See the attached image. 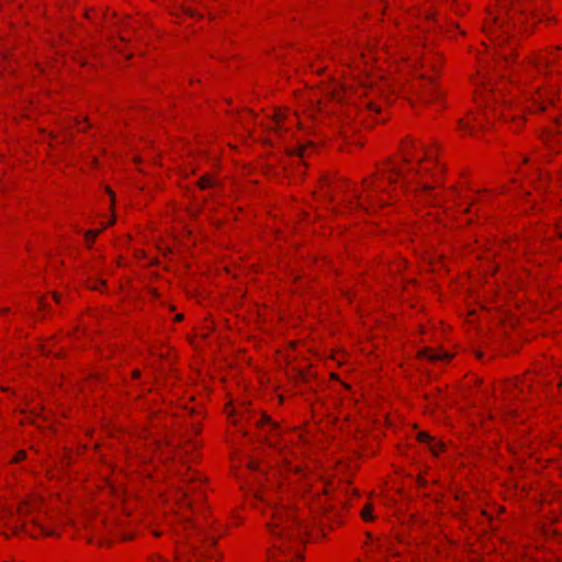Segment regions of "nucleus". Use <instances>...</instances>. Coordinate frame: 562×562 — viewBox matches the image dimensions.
Instances as JSON below:
<instances>
[{"instance_id":"1","label":"nucleus","mask_w":562,"mask_h":562,"mask_svg":"<svg viewBox=\"0 0 562 562\" xmlns=\"http://www.w3.org/2000/svg\"><path fill=\"white\" fill-rule=\"evenodd\" d=\"M417 439L420 441V442H426L429 445L430 447V450L432 451L434 454H438L442 449H443V445L440 443V442H435L434 439L425 431H420L417 434Z\"/></svg>"},{"instance_id":"2","label":"nucleus","mask_w":562,"mask_h":562,"mask_svg":"<svg viewBox=\"0 0 562 562\" xmlns=\"http://www.w3.org/2000/svg\"><path fill=\"white\" fill-rule=\"evenodd\" d=\"M422 355L432 361H448L451 358V355L447 351L434 349H426L422 352Z\"/></svg>"},{"instance_id":"3","label":"nucleus","mask_w":562,"mask_h":562,"mask_svg":"<svg viewBox=\"0 0 562 562\" xmlns=\"http://www.w3.org/2000/svg\"><path fill=\"white\" fill-rule=\"evenodd\" d=\"M203 557V552L192 548L190 552L178 554L177 560L179 562H193V560H200Z\"/></svg>"},{"instance_id":"4","label":"nucleus","mask_w":562,"mask_h":562,"mask_svg":"<svg viewBox=\"0 0 562 562\" xmlns=\"http://www.w3.org/2000/svg\"><path fill=\"white\" fill-rule=\"evenodd\" d=\"M268 526L273 535H279L280 537H283L285 535V532L288 536H290V533H291L289 527H281L280 519L277 522H274L273 525L269 524Z\"/></svg>"},{"instance_id":"5","label":"nucleus","mask_w":562,"mask_h":562,"mask_svg":"<svg viewBox=\"0 0 562 562\" xmlns=\"http://www.w3.org/2000/svg\"><path fill=\"white\" fill-rule=\"evenodd\" d=\"M199 186L201 189H207L213 186V181L209 176H204L199 180Z\"/></svg>"},{"instance_id":"6","label":"nucleus","mask_w":562,"mask_h":562,"mask_svg":"<svg viewBox=\"0 0 562 562\" xmlns=\"http://www.w3.org/2000/svg\"><path fill=\"white\" fill-rule=\"evenodd\" d=\"M98 234H99V231H93V229L88 231L85 235L86 241L88 244H91L94 240V238L98 236Z\"/></svg>"},{"instance_id":"7","label":"nucleus","mask_w":562,"mask_h":562,"mask_svg":"<svg viewBox=\"0 0 562 562\" xmlns=\"http://www.w3.org/2000/svg\"><path fill=\"white\" fill-rule=\"evenodd\" d=\"M404 156H405L406 161H413V160L420 161L422 160L420 157H416L413 151H409L407 149H404Z\"/></svg>"},{"instance_id":"8","label":"nucleus","mask_w":562,"mask_h":562,"mask_svg":"<svg viewBox=\"0 0 562 562\" xmlns=\"http://www.w3.org/2000/svg\"><path fill=\"white\" fill-rule=\"evenodd\" d=\"M371 510H372V508H371V506H369V505H368V506H366V507L362 509V512H361V516H362V518H363L364 520H371V519L373 518V517H372V515H371Z\"/></svg>"},{"instance_id":"9","label":"nucleus","mask_w":562,"mask_h":562,"mask_svg":"<svg viewBox=\"0 0 562 562\" xmlns=\"http://www.w3.org/2000/svg\"><path fill=\"white\" fill-rule=\"evenodd\" d=\"M367 106L370 111L374 113H379L381 111V106L378 105L374 101H369Z\"/></svg>"},{"instance_id":"10","label":"nucleus","mask_w":562,"mask_h":562,"mask_svg":"<svg viewBox=\"0 0 562 562\" xmlns=\"http://www.w3.org/2000/svg\"><path fill=\"white\" fill-rule=\"evenodd\" d=\"M24 458H25V452H24V451H19V452L15 454V457H14V459H13V460H14L15 462H19V461L23 460Z\"/></svg>"},{"instance_id":"11","label":"nucleus","mask_w":562,"mask_h":562,"mask_svg":"<svg viewBox=\"0 0 562 562\" xmlns=\"http://www.w3.org/2000/svg\"><path fill=\"white\" fill-rule=\"evenodd\" d=\"M460 128L461 130H467L469 132H472V127H470L469 124H463L462 121H460Z\"/></svg>"},{"instance_id":"12","label":"nucleus","mask_w":562,"mask_h":562,"mask_svg":"<svg viewBox=\"0 0 562 562\" xmlns=\"http://www.w3.org/2000/svg\"><path fill=\"white\" fill-rule=\"evenodd\" d=\"M249 468H250L251 470H254V471L259 470V467H258L257 462H255V461H252V462H250V463H249Z\"/></svg>"},{"instance_id":"13","label":"nucleus","mask_w":562,"mask_h":562,"mask_svg":"<svg viewBox=\"0 0 562 562\" xmlns=\"http://www.w3.org/2000/svg\"><path fill=\"white\" fill-rule=\"evenodd\" d=\"M305 150H306V148H299V149H297V155H299L300 157H304V155H305Z\"/></svg>"},{"instance_id":"14","label":"nucleus","mask_w":562,"mask_h":562,"mask_svg":"<svg viewBox=\"0 0 562 562\" xmlns=\"http://www.w3.org/2000/svg\"><path fill=\"white\" fill-rule=\"evenodd\" d=\"M182 319H183V315H182V314H177V315L175 316V321H176V322H181Z\"/></svg>"},{"instance_id":"15","label":"nucleus","mask_w":562,"mask_h":562,"mask_svg":"<svg viewBox=\"0 0 562 562\" xmlns=\"http://www.w3.org/2000/svg\"><path fill=\"white\" fill-rule=\"evenodd\" d=\"M99 283H100V284H104V282H103V281L95 282V284H94V285H92V289L98 290V289H99V285H98Z\"/></svg>"},{"instance_id":"16","label":"nucleus","mask_w":562,"mask_h":562,"mask_svg":"<svg viewBox=\"0 0 562 562\" xmlns=\"http://www.w3.org/2000/svg\"><path fill=\"white\" fill-rule=\"evenodd\" d=\"M430 157H431V154L429 151H426L425 153V158L430 159Z\"/></svg>"},{"instance_id":"17","label":"nucleus","mask_w":562,"mask_h":562,"mask_svg":"<svg viewBox=\"0 0 562 562\" xmlns=\"http://www.w3.org/2000/svg\"><path fill=\"white\" fill-rule=\"evenodd\" d=\"M54 300L58 303L59 302V295L58 294H54Z\"/></svg>"},{"instance_id":"18","label":"nucleus","mask_w":562,"mask_h":562,"mask_svg":"<svg viewBox=\"0 0 562 562\" xmlns=\"http://www.w3.org/2000/svg\"><path fill=\"white\" fill-rule=\"evenodd\" d=\"M138 375H139V371H135V372H134V376L136 378V376H138Z\"/></svg>"}]
</instances>
